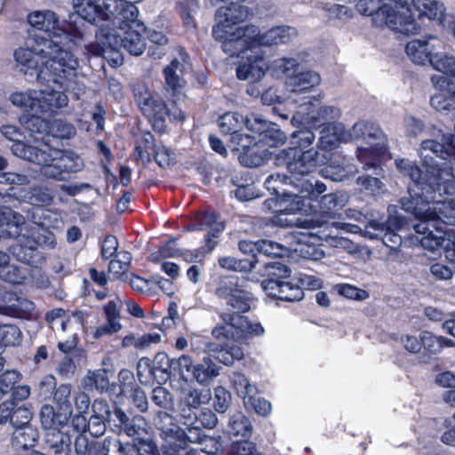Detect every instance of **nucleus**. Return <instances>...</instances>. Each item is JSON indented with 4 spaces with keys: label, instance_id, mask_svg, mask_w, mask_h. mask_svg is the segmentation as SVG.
Listing matches in <instances>:
<instances>
[{
    "label": "nucleus",
    "instance_id": "obj_1",
    "mask_svg": "<svg viewBox=\"0 0 455 455\" xmlns=\"http://www.w3.org/2000/svg\"><path fill=\"white\" fill-rule=\"evenodd\" d=\"M403 209L414 215L417 223L412 228L418 235L417 240L423 248L435 251L440 247L447 252L455 247V230L448 226H455V204L452 201L431 200L415 202L401 199Z\"/></svg>",
    "mask_w": 455,
    "mask_h": 455
},
{
    "label": "nucleus",
    "instance_id": "obj_2",
    "mask_svg": "<svg viewBox=\"0 0 455 455\" xmlns=\"http://www.w3.org/2000/svg\"><path fill=\"white\" fill-rule=\"evenodd\" d=\"M134 23L137 25L123 22L121 19L113 20V22L104 24L96 32V42L84 46L93 55L103 57L110 66L118 67L124 61L122 48L135 56L141 55L146 49L140 34L145 29L144 25L137 17Z\"/></svg>",
    "mask_w": 455,
    "mask_h": 455
},
{
    "label": "nucleus",
    "instance_id": "obj_3",
    "mask_svg": "<svg viewBox=\"0 0 455 455\" xmlns=\"http://www.w3.org/2000/svg\"><path fill=\"white\" fill-rule=\"evenodd\" d=\"M219 292L225 297L228 308L220 313L225 325H219L212 330L214 338L220 339L230 335L237 341H243L264 334L265 331L260 323L251 321L242 315L250 310L251 293L231 282L228 287L220 289Z\"/></svg>",
    "mask_w": 455,
    "mask_h": 455
},
{
    "label": "nucleus",
    "instance_id": "obj_4",
    "mask_svg": "<svg viewBox=\"0 0 455 455\" xmlns=\"http://www.w3.org/2000/svg\"><path fill=\"white\" fill-rule=\"evenodd\" d=\"M313 185L308 181L301 184V192L308 193L307 203L309 204L310 214L312 218L304 221L305 229L301 233L300 242L307 243L304 238L308 236L312 241L315 242H329L338 236L339 229L341 228V223L331 221L329 220L334 218L333 211L337 208H342L347 204V196L341 193H331L322 196H315L313 191ZM345 224H342V228Z\"/></svg>",
    "mask_w": 455,
    "mask_h": 455
},
{
    "label": "nucleus",
    "instance_id": "obj_5",
    "mask_svg": "<svg viewBox=\"0 0 455 455\" xmlns=\"http://www.w3.org/2000/svg\"><path fill=\"white\" fill-rule=\"evenodd\" d=\"M11 102L32 115H22L20 123L31 134L42 133L47 128L44 116L50 117L68 106V98L64 92L55 90H28L10 95Z\"/></svg>",
    "mask_w": 455,
    "mask_h": 455
},
{
    "label": "nucleus",
    "instance_id": "obj_6",
    "mask_svg": "<svg viewBox=\"0 0 455 455\" xmlns=\"http://www.w3.org/2000/svg\"><path fill=\"white\" fill-rule=\"evenodd\" d=\"M76 40H84V34L77 28H74L72 35L56 34L50 38L47 60L40 76L44 84L68 85L78 76L79 61L72 50Z\"/></svg>",
    "mask_w": 455,
    "mask_h": 455
},
{
    "label": "nucleus",
    "instance_id": "obj_7",
    "mask_svg": "<svg viewBox=\"0 0 455 455\" xmlns=\"http://www.w3.org/2000/svg\"><path fill=\"white\" fill-rule=\"evenodd\" d=\"M15 156L40 166V173L47 179L66 180V174L77 172L84 168L83 159L72 151H62L45 147H25L18 144L13 148Z\"/></svg>",
    "mask_w": 455,
    "mask_h": 455
},
{
    "label": "nucleus",
    "instance_id": "obj_8",
    "mask_svg": "<svg viewBox=\"0 0 455 455\" xmlns=\"http://www.w3.org/2000/svg\"><path fill=\"white\" fill-rule=\"evenodd\" d=\"M347 134L349 135L347 141L358 143L356 157L363 169H372L374 174L379 175L382 171L379 157L387 152V139L379 127L368 121H358Z\"/></svg>",
    "mask_w": 455,
    "mask_h": 455
},
{
    "label": "nucleus",
    "instance_id": "obj_9",
    "mask_svg": "<svg viewBox=\"0 0 455 455\" xmlns=\"http://www.w3.org/2000/svg\"><path fill=\"white\" fill-rule=\"evenodd\" d=\"M392 4H380L379 0H358L357 11L371 16L376 27H387L403 34L414 33L418 26L406 6L407 0H393Z\"/></svg>",
    "mask_w": 455,
    "mask_h": 455
},
{
    "label": "nucleus",
    "instance_id": "obj_10",
    "mask_svg": "<svg viewBox=\"0 0 455 455\" xmlns=\"http://www.w3.org/2000/svg\"><path fill=\"white\" fill-rule=\"evenodd\" d=\"M24 224L25 219L20 213L12 210L0 212V243L17 237L19 243L12 247V252L20 262L30 264L41 241L35 231Z\"/></svg>",
    "mask_w": 455,
    "mask_h": 455
},
{
    "label": "nucleus",
    "instance_id": "obj_11",
    "mask_svg": "<svg viewBox=\"0 0 455 455\" xmlns=\"http://www.w3.org/2000/svg\"><path fill=\"white\" fill-rule=\"evenodd\" d=\"M297 36V29L291 26H277L264 33H260L258 27L247 25L238 27L235 31V40L236 43L228 42L225 47L228 52H235V49H240L244 44H253L261 48V46L288 44Z\"/></svg>",
    "mask_w": 455,
    "mask_h": 455
},
{
    "label": "nucleus",
    "instance_id": "obj_12",
    "mask_svg": "<svg viewBox=\"0 0 455 455\" xmlns=\"http://www.w3.org/2000/svg\"><path fill=\"white\" fill-rule=\"evenodd\" d=\"M50 38L44 36L29 35L25 45L15 50L13 57L16 67L20 72L44 84L41 79V71L44 68V60H47Z\"/></svg>",
    "mask_w": 455,
    "mask_h": 455
},
{
    "label": "nucleus",
    "instance_id": "obj_13",
    "mask_svg": "<svg viewBox=\"0 0 455 455\" xmlns=\"http://www.w3.org/2000/svg\"><path fill=\"white\" fill-rule=\"evenodd\" d=\"M235 32L225 37L222 49L230 56H238L241 58V63L236 68V76L240 80H260L269 70L268 64L265 60V52L253 44H244L240 49H235V52H228L226 49L228 42H235Z\"/></svg>",
    "mask_w": 455,
    "mask_h": 455
},
{
    "label": "nucleus",
    "instance_id": "obj_14",
    "mask_svg": "<svg viewBox=\"0 0 455 455\" xmlns=\"http://www.w3.org/2000/svg\"><path fill=\"white\" fill-rule=\"evenodd\" d=\"M24 198L28 204L37 207L30 213L33 224H28L25 221L24 226H27L28 229L32 228L36 233V236H39L41 241L39 245L44 244L45 246L53 247L55 243L54 236L45 229L48 227L46 219L50 212L43 209V207L52 204L53 200L52 191L43 187L32 188L26 192Z\"/></svg>",
    "mask_w": 455,
    "mask_h": 455
},
{
    "label": "nucleus",
    "instance_id": "obj_15",
    "mask_svg": "<svg viewBox=\"0 0 455 455\" xmlns=\"http://www.w3.org/2000/svg\"><path fill=\"white\" fill-rule=\"evenodd\" d=\"M319 104L320 99L316 97H304L291 118L292 124L313 127L338 124L336 121L340 116L339 109L333 106H319Z\"/></svg>",
    "mask_w": 455,
    "mask_h": 455
},
{
    "label": "nucleus",
    "instance_id": "obj_16",
    "mask_svg": "<svg viewBox=\"0 0 455 455\" xmlns=\"http://www.w3.org/2000/svg\"><path fill=\"white\" fill-rule=\"evenodd\" d=\"M301 184L294 182L289 189L282 190V198L277 201L267 200L265 205L267 208H272L275 204V208L273 210L277 213L275 222L282 226H292L295 221L283 218L287 215H293L301 212L310 215L309 204L307 203L308 193H302Z\"/></svg>",
    "mask_w": 455,
    "mask_h": 455
},
{
    "label": "nucleus",
    "instance_id": "obj_17",
    "mask_svg": "<svg viewBox=\"0 0 455 455\" xmlns=\"http://www.w3.org/2000/svg\"><path fill=\"white\" fill-rule=\"evenodd\" d=\"M318 152L315 149L303 150L287 148L275 156V164L285 167L293 176L306 177L312 173L318 164Z\"/></svg>",
    "mask_w": 455,
    "mask_h": 455
},
{
    "label": "nucleus",
    "instance_id": "obj_18",
    "mask_svg": "<svg viewBox=\"0 0 455 455\" xmlns=\"http://www.w3.org/2000/svg\"><path fill=\"white\" fill-rule=\"evenodd\" d=\"M138 106L142 113L153 124L154 129L162 132L165 128V116H169L173 119L180 121L185 120V113L180 109L174 113H171L161 97L157 94H152L146 91L137 99Z\"/></svg>",
    "mask_w": 455,
    "mask_h": 455
},
{
    "label": "nucleus",
    "instance_id": "obj_19",
    "mask_svg": "<svg viewBox=\"0 0 455 455\" xmlns=\"http://www.w3.org/2000/svg\"><path fill=\"white\" fill-rule=\"evenodd\" d=\"M249 14V9L246 6L241 5L233 0L230 4L219 8L216 12L218 24L213 28L215 38L223 44L225 37L237 28L233 29L231 26L244 21Z\"/></svg>",
    "mask_w": 455,
    "mask_h": 455
},
{
    "label": "nucleus",
    "instance_id": "obj_20",
    "mask_svg": "<svg viewBox=\"0 0 455 455\" xmlns=\"http://www.w3.org/2000/svg\"><path fill=\"white\" fill-rule=\"evenodd\" d=\"M218 124L221 132L231 137L243 132L244 127L252 132H261L264 131L266 120L254 115L244 117L237 112H227L219 118Z\"/></svg>",
    "mask_w": 455,
    "mask_h": 455
},
{
    "label": "nucleus",
    "instance_id": "obj_21",
    "mask_svg": "<svg viewBox=\"0 0 455 455\" xmlns=\"http://www.w3.org/2000/svg\"><path fill=\"white\" fill-rule=\"evenodd\" d=\"M403 220L389 218L386 223L372 220L365 226L364 236L371 239H381L384 244L390 248H395L402 243V238L395 233V230L402 228Z\"/></svg>",
    "mask_w": 455,
    "mask_h": 455
},
{
    "label": "nucleus",
    "instance_id": "obj_22",
    "mask_svg": "<svg viewBox=\"0 0 455 455\" xmlns=\"http://www.w3.org/2000/svg\"><path fill=\"white\" fill-rule=\"evenodd\" d=\"M73 6L77 15V19H80V22L82 23L79 27L76 25V20L70 21L71 27V34L73 33L74 28H77L80 31H82L84 35V30H82L81 28L84 27V22L87 21L91 24L92 28L94 26L99 27L97 29H93L94 34L99 32L101 28V26L106 24V16L105 7L100 8L98 4H95L94 0H73Z\"/></svg>",
    "mask_w": 455,
    "mask_h": 455
},
{
    "label": "nucleus",
    "instance_id": "obj_23",
    "mask_svg": "<svg viewBox=\"0 0 455 455\" xmlns=\"http://www.w3.org/2000/svg\"><path fill=\"white\" fill-rule=\"evenodd\" d=\"M190 69L188 55L182 49H179L177 57L164 69L165 85L168 90L172 91L174 95L179 94L183 88L185 81L182 76Z\"/></svg>",
    "mask_w": 455,
    "mask_h": 455
},
{
    "label": "nucleus",
    "instance_id": "obj_24",
    "mask_svg": "<svg viewBox=\"0 0 455 455\" xmlns=\"http://www.w3.org/2000/svg\"><path fill=\"white\" fill-rule=\"evenodd\" d=\"M431 82L439 91L430 99L432 108L439 112L451 110L455 105V81H449L443 75H435Z\"/></svg>",
    "mask_w": 455,
    "mask_h": 455
},
{
    "label": "nucleus",
    "instance_id": "obj_25",
    "mask_svg": "<svg viewBox=\"0 0 455 455\" xmlns=\"http://www.w3.org/2000/svg\"><path fill=\"white\" fill-rule=\"evenodd\" d=\"M27 20L30 27L36 30L43 31L44 38H53L56 34L72 35L60 28L58 15L51 10H37L28 14Z\"/></svg>",
    "mask_w": 455,
    "mask_h": 455
},
{
    "label": "nucleus",
    "instance_id": "obj_26",
    "mask_svg": "<svg viewBox=\"0 0 455 455\" xmlns=\"http://www.w3.org/2000/svg\"><path fill=\"white\" fill-rule=\"evenodd\" d=\"M142 0H103L105 7L106 23L113 22V20L121 19L123 22L134 23V19L138 17L137 3Z\"/></svg>",
    "mask_w": 455,
    "mask_h": 455
},
{
    "label": "nucleus",
    "instance_id": "obj_27",
    "mask_svg": "<svg viewBox=\"0 0 455 455\" xmlns=\"http://www.w3.org/2000/svg\"><path fill=\"white\" fill-rule=\"evenodd\" d=\"M261 286L266 292L272 297H275L286 301H298L304 297V292L298 283L293 284L287 281L264 280Z\"/></svg>",
    "mask_w": 455,
    "mask_h": 455
},
{
    "label": "nucleus",
    "instance_id": "obj_28",
    "mask_svg": "<svg viewBox=\"0 0 455 455\" xmlns=\"http://www.w3.org/2000/svg\"><path fill=\"white\" fill-rule=\"evenodd\" d=\"M321 76L313 70H303L294 73L285 80V86L293 92H302L321 84Z\"/></svg>",
    "mask_w": 455,
    "mask_h": 455
},
{
    "label": "nucleus",
    "instance_id": "obj_29",
    "mask_svg": "<svg viewBox=\"0 0 455 455\" xmlns=\"http://www.w3.org/2000/svg\"><path fill=\"white\" fill-rule=\"evenodd\" d=\"M348 137L342 124L326 125L320 132L318 147L323 150H331L340 142H347Z\"/></svg>",
    "mask_w": 455,
    "mask_h": 455
},
{
    "label": "nucleus",
    "instance_id": "obj_30",
    "mask_svg": "<svg viewBox=\"0 0 455 455\" xmlns=\"http://www.w3.org/2000/svg\"><path fill=\"white\" fill-rule=\"evenodd\" d=\"M411 4L415 11L418 12L419 20L426 17L428 20H437L439 21L442 20L444 12V8L442 4H439L435 0H411ZM406 6L411 10L409 7V0H407ZM411 13L412 19L415 20L412 15V11H411ZM414 21L418 26V29L416 31L417 33L420 28V25L418 24L416 20ZM413 34H415V32Z\"/></svg>",
    "mask_w": 455,
    "mask_h": 455
},
{
    "label": "nucleus",
    "instance_id": "obj_31",
    "mask_svg": "<svg viewBox=\"0 0 455 455\" xmlns=\"http://www.w3.org/2000/svg\"><path fill=\"white\" fill-rule=\"evenodd\" d=\"M32 303L18 297L15 293L0 290V311L3 314L17 315L32 308Z\"/></svg>",
    "mask_w": 455,
    "mask_h": 455
},
{
    "label": "nucleus",
    "instance_id": "obj_32",
    "mask_svg": "<svg viewBox=\"0 0 455 455\" xmlns=\"http://www.w3.org/2000/svg\"><path fill=\"white\" fill-rule=\"evenodd\" d=\"M220 370L209 356H204L201 363H195L192 379L202 386H208L220 375Z\"/></svg>",
    "mask_w": 455,
    "mask_h": 455
},
{
    "label": "nucleus",
    "instance_id": "obj_33",
    "mask_svg": "<svg viewBox=\"0 0 455 455\" xmlns=\"http://www.w3.org/2000/svg\"><path fill=\"white\" fill-rule=\"evenodd\" d=\"M85 358L84 350H76L68 355H60L56 359L55 371L64 379L71 378L76 369Z\"/></svg>",
    "mask_w": 455,
    "mask_h": 455
},
{
    "label": "nucleus",
    "instance_id": "obj_34",
    "mask_svg": "<svg viewBox=\"0 0 455 455\" xmlns=\"http://www.w3.org/2000/svg\"><path fill=\"white\" fill-rule=\"evenodd\" d=\"M356 172V167L348 164L346 159H342L341 162L332 161L321 170V175L323 178L337 182L343 181Z\"/></svg>",
    "mask_w": 455,
    "mask_h": 455
},
{
    "label": "nucleus",
    "instance_id": "obj_35",
    "mask_svg": "<svg viewBox=\"0 0 455 455\" xmlns=\"http://www.w3.org/2000/svg\"><path fill=\"white\" fill-rule=\"evenodd\" d=\"M38 437V431L33 425L17 427L12 432V445L16 450H26L35 446Z\"/></svg>",
    "mask_w": 455,
    "mask_h": 455
},
{
    "label": "nucleus",
    "instance_id": "obj_36",
    "mask_svg": "<svg viewBox=\"0 0 455 455\" xmlns=\"http://www.w3.org/2000/svg\"><path fill=\"white\" fill-rule=\"evenodd\" d=\"M168 411H158L154 419V423L161 430L163 438L171 443L172 440H176L177 435L182 433L181 428L174 422L173 417Z\"/></svg>",
    "mask_w": 455,
    "mask_h": 455
},
{
    "label": "nucleus",
    "instance_id": "obj_37",
    "mask_svg": "<svg viewBox=\"0 0 455 455\" xmlns=\"http://www.w3.org/2000/svg\"><path fill=\"white\" fill-rule=\"evenodd\" d=\"M203 223L210 230L205 236V244L208 251H212L217 245V238L223 232L225 225L219 220V215L215 212H209L203 215Z\"/></svg>",
    "mask_w": 455,
    "mask_h": 455
},
{
    "label": "nucleus",
    "instance_id": "obj_38",
    "mask_svg": "<svg viewBox=\"0 0 455 455\" xmlns=\"http://www.w3.org/2000/svg\"><path fill=\"white\" fill-rule=\"evenodd\" d=\"M74 450L76 455H104L105 443L81 434L75 440Z\"/></svg>",
    "mask_w": 455,
    "mask_h": 455
},
{
    "label": "nucleus",
    "instance_id": "obj_39",
    "mask_svg": "<svg viewBox=\"0 0 455 455\" xmlns=\"http://www.w3.org/2000/svg\"><path fill=\"white\" fill-rule=\"evenodd\" d=\"M210 399L211 392L209 390L204 391L189 387L182 390L180 403L190 411L198 409L202 404L207 403Z\"/></svg>",
    "mask_w": 455,
    "mask_h": 455
},
{
    "label": "nucleus",
    "instance_id": "obj_40",
    "mask_svg": "<svg viewBox=\"0 0 455 455\" xmlns=\"http://www.w3.org/2000/svg\"><path fill=\"white\" fill-rule=\"evenodd\" d=\"M405 51L411 60L416 64L430 63L431 49L425 40H412L406 44Z\"/></svg>",
    "mask_w": 455,
    "mask_h": 455
},
{
    "label": "nucleus",
    "instance_id": "obj_41",
    "mask_svg": "<svg viewBox=\"0 0 455 455\" xmlns=\"http://www.w3.org/2000/svg\"><path fill=\"white\" fill-rule=\"evenodd\" d=\"M383 170L379 175L375 174L377 177L369 174L361 175L356 179L355 183L367 195L379 196L386 191V185L379 178Z\"/></svg>",
    "mask_w": 455,
    "mask_h": 455
},
{
    "label": "nucleus",
    "instance_id": "obj_42",
    "mask_svg": "<svg viewBox=\"0 0 455 455\" xmlns=\"http://www.w3.org/2000/svg\"><path fill=\"white\" fill-rule=\"evenodd\" d=\"M299 63L297 59L291 57H283L273 60L268 64L269 71L273 76L286 78L292 74L296 73V70Z\"/></svg>",
    "mask_w": 455,
    "mask_h": 455
},
{
    "label": "nucleus",
    "instance_id": "obj_43",
    "mask_svg": "<svg viewBox=\"0 0 455 455\" xmlns=\"http://www.w3.org/2000/svg\"><path fill=\"white\" fill-rule=\"evenodd\" d=\"M431 66L448 77L449 81H455V58L452 55L436 53L430 60Z\"/></svg>",
    "mask_w": 455,
    "mask_h": 455
},
{
    "label": "nucleus",
    "instance_id": "obj_44",
    "mask_svg": "<svg viewBox=\"0 0 455 455\" xmlns=\"http://www.w3.org/2000/svg\"><path fill=\"white\" fill-rule=\"evenodd\" d=\"M228 427L229 434L236 437L247 438L252 432L250 420L242 412H235L230 416Z\"/></svg>",
    "mask_w": 455,
    "mask_h": 455
},
{
    "label": "nucleus",
    "instance_id": "obj_45",
    "mask_svg": "<svg viewBox=\"0 0 455 455\" xmlns=\"http://www.w3.org/2000/svg\"><path fill=\"white\" fill-rule=\"evenodd\" d=\"M271 153L268 149L263 148L260 145H253L243 156H240L242 164L248 167H257L262 165L270 156Z\"/></svg>",
    "mask_w": 455,
    "mask_h": 455
},
{
    "label": "nucleus",
    "instance_id": "obj_46",
    "mask_svg": "<svg viewBox=\"0 0 455 455\" xmlns=\"http://www.w3.org/2000/svg\"><path fill=\"white\" fill-rule=\"evenodd\" d=\"M45 442L55 454L60 453L65 450L69 451L68 448L71 444L70 437L57 428L47 430Z\"/></svg>",
    "mask_w": 455,
    "mask_h": 455
},
{
    "label": "nucleus",
    "instance_id": "obj_47",
    "mask_svg": "<svg viewBox=\"0 0 455 455\" xmlns=\"http://www.w3.org/2000/svg\"><path fill=\"white\" fill-rule=\"evenodd\" d=\"M83 384L86 388H95L100 392L107 390L109 386L107 371L104 369L89 371L84 377Z\"/></svg>",
    "mask_w": 455,
    "mask_h": 455
},
{
    "label": "nucleus",
    "instance_id": "obj_48",
    "mask_svg": "<svg viewBox=\"0 0 455 455\" xmlns=\"http://www.w3.org/2000/svg\"><path fill=\"white\" fill-rule=\"evenodd\" d=\"M292 177H288L284 174H272L269 175L265 180L266 188L275 196H282V190L286 189L284 186L291 187L295 182Z\"/></svg>",
    "mask_w": 455,
    "mask_h": 455
},
{
    "label": "nucleus",
    "instance_id": "obj_49",
    "mask_svg": "<svg viewBox=\"0 0 455 455\" xmlns=\"http://www.w3.org/2000/svg\"><path fill=\"white\" fill-rule=\"evenodd\" d=\"M230 381L237 395L243 398V402L256 392V387L252 386L249 382L248 379L242 373H232L230 376Z\"/></svg>",
    "mask_w": 455,
    "mask_h": 455
},
{
    "label": "nucleus",
    "instance_id": "obj_50",
    "mask_svg": "<svg viewBox=\"0 0 455 455\" xmlns=\"http://www.w3.org/2000/svg\"><path fill=\"white\" fill-rule=\"evenodd\" d=\"M219 265L226 270L236 272H249L255 267V261L249 259H237L235 257H222L219 259Z\"/></svg>",
    "mask_w": 455,
    "mask_h": 455
},
{
    "label": "nucleus",
    "instance_id": "obj_51",
    "mask_svg": "<svg viewBox=\"0 0 455 455\" xmlns=\"http://www.w3.org/2000/svg\"><path fill=\"white\" fill-rule=\"evenodd\" d=\"M22 333L14 324H0V344L3 346H17L20 344Z\"/></svg>",
    "mask_w": 455,
    "mask_h": 455
},
{
    "label": "nucleus",
    "instance_id": "obj_52",
    "mask_svg": "<svg viewBox=\"0 0 455 455\" xmlns=\"http://www.w3.org/2000/svg\"><path fill=\"white\" fill-rule=\"evenodd\" d=\"M152 402L164 411H172L174 409V402L172 395L163 387H156L152 391Z\"/></svg>",
    "mask_w": 455,
    "mask_h": 455
},
{
    "label": "nucleus",
    "instance_id": "obj_53",
    "mask_svg": "<svg viewBox=\"0 0 455 455\" xmlns=\"http://www.w3.org/2000/svg\"><path fill=\"white\" fill-rule=\"evenodd\" d=\"M172 363V374H178L183 379H187L188 376L192 377L195 363L190 355H182L178 358H174Z\"/></svg>",
    "mask_w": 455,
    "mask_h": 455
},
{
    "label": "nucleus",
    "instance_id": "obj_54",
    "mask_svg": "<svg viewBox=\"0 0 455 455\" xmlns=\"http://www.w3.org/2000/svg\"><path fill=\"white\" fill-rule=\"evenodd\" d=\"M267 280L283 281L291 275V269L280 261L268 262L265 265Z\"/></svg>",
    "mask_w": 455,
    "mask_h": 455
},
{
    "label": "nucleus",
    "instance_id": "obj_55",
    "mask_svg": "<svg viewBox=\"0 0 455 455\" xmlns=\"http://www.w3.org/2000/svg\"><path fill=\"white\" fill-rule=\"evenodd\" d=\"M180 435H176L177 440L187 439L189 443H202L204 441L209 440L210 442H214L212 438H207V436L201 430L200 426L192 422L188 424L187 429H181Z\"/></svg>",
    "mask_w": 455,
    "mask_h": 455
},
{
    "label": "nucleus",
    "instance_id": "obj_56",
    "mask_svg": "<svg viewBox=\"0 0 455 455\" xmlns=\"http://www.w3.org/2000/svg\"><path fill=\"white\" fill-rule=\"evenodd\" d=\"M137 375L141 384L148 385L156 378V372L150 359L142 357L137 364Z\"/></svg>",
    "mask_w": 455,
    "mask_h": 455
},
{
    "label": "nucleus",
    "instance_id": "obj_57",
    "mask_svg": "<svg viewBox=\"0 0 455 455\" xmlns=\"http://www.w3.org/2000/svg\"><path fill=\"white\" fill-rule=\"evenodd\" d=\"M243 357V351L241 347L236 345L226 346L221 347V352L216 357L220 363L225 365H232L235 360H241Z\"/></svg>",
    "mask_w": 455,
    "mask_h": 455
},
{
    "label": "nucleus",
    "instance_id": "obj_58",
    "mask_svg": "<svg viewBox=\"0 0 455 455\" xmlns=\"http://www.w3.org/2000/svg\"><path fill=\"white\" fill-rule=\"evenodd\" d=\"M71 390L72 387L70 384H61L55 388L53 393L54 401L65 411H70L72 407Z\"/></svg>",
    "mask_w": 455,
    "mask_h": 455
},
{
    "label": "nucleus",
    "instance_id": "obj_59",
    "mask_svg": "<svg viewBox=\"0 0 455 455\" xmlns=\"http://www.w3.org/2000/svg\"><path fill=\"white\" fill-rule=\"evenodd\" d=\"M148 38L152 44H155L159 47L156 51L152 47H149L148 54L153 59H161L164 55V52L162 47L167 44L168 43L167 36L162 31L148 30Z\"/></svg>",
    "mask_w": 455,
    "mask_h": 455
},
{
    "label": "nucleus",
    "instance_id": "obj_60",
    "mask_svg": "<svg viewBox=\"0 0 455 455\" xmlns=\"http://www.w3.org/2000/svg\"><path fill=\"white\" fill-rule=\"evenodd\" d=\"M46 321L53 331L65 332L68 330V321H66V312L62 308H55L46 314Z\"/></svg>",
    "mask_w": 455,
    "mask_h": 455
},
{
    "label": "nucleus",
    "instance_id": "obj_61",
    "mask_svg": "<svg viewBox=\"0 0 455 455\" xmlns=\"http://www.w3.org/2000/svg\"><path fill=\"white\" fill-rule=\"evenodd\" d=\"M26 277V270L15 265L6 263L4 267L0 268V278L13 283H21Z\"/></svg>",
    "mask_w": 455,
    "mask_h": 455
},
{
    "label": "nucleus",
    "instance_id": "obj_62",
    "mask_svg": "<svg viewBox=\"0 0 455 455\" xmlns=\"http://www.w3.org/2000/svg\"><path fill=\"white\" fill-rule=\"evenodd\" d=\"M32 419V412L25 406H13L11 426L14 428L23 427L24 426H30V420Z\"/></svg>",
    "mask_w": 455,
    "mask_h": 455
},
{
    "label": "nucleus",
    "instance_id": "obj_63",
    "mask_svg": "<svg viewBox=\"0 0 455 455\" xmlns=\"http://www.w3.org/2000/svg\"><path fill=\"white\" fill-rule=\"evenodd\" d=\"M269 124L266 121V125H264V131L261 132H258L259 135H262V141L268 145V146H274L276 147L279 144L284 143L286 140L285 134L276 128L269 129Z\"/></svg>",
    "mask_w": 455,
    "mask_h": 455
},
{
    "label": "nucleus",
    "instance_id": "obj_64",
    "mask_svg": "<svg viewBox=\"0 0 455 455\" xmlns=\"http://www.w3.org/2000/svg\"><path fill=\"white\" fill-rule=\"evenodd\" d=\"M315 139V133L310 129H301L292 132V143L296 146L293 148L309 150V147L314 143Z\"/></svg>",
    "mask_w": 455,
    "mask_h": 455
}]
</instances>
